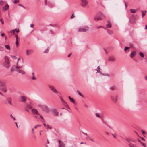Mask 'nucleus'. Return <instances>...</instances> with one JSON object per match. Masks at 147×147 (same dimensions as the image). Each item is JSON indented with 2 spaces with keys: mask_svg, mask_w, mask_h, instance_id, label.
<instances>
[{
  "mask_svg": "<svg viewBox=\"0 0 147 147\" xmlns=\"http://www.w3.org/2000/svg\"><path fill=\"white\" fill-rule=\"evenodd\" d=\"M9 6L8 4H5V6L3 7V10L4 11H5L7 10L9 8Z\"/></svg>",
  "mask_w": 147,
  "mask_h": 147,
  "instance_id": "f8f14e48",
  "label": "nucleus"
},
{
  "mask_svg": "<svg viewBox=\"0 0 147 147\" xmlns=\"http://www.w3.org/2000/svg\"><path fill=\"white\" fill-rule=\"evenodd\" d=\"M142 140H143V141H145V139L144 138H142Z\"/></svg>",
  "mask_w": 147,
  "mask_h": 147,
  "instance_id": "0e129e2a",
  "label": "nucleus"
},
{
  "mask_svg": "<svg viewBox=\"0 0 147 147\" xmlns=\"http://www.w3.org/2000/svg\"><path fill=\"white\" fill-rule=\"evenodd\" d=\"M0 89L5 93H6L7 92V86L5 83L0 85Z\"/></svg>",
  "mask_w": 147,
  "mask_h": 147,
  "instance_id": "f03ea898",
  "label": "nucleus"
},
{
  "mask_svg": "<svg viewBox=\"0 0 147 147\" xmlns=\"http://www.w3.org/2000/svg\"><path fill=\"white\" fill-rule=\"evenodd\" d=\"M16 126V127H17V128H18V125H17V123L16 122H15V123Z\"/></svg>",
  "mask_w": 147,
  "mask_h": 147,
  "instance_id": "864d4df0",
  "label": "nucleus"
},
{
  "mask_svg": "<svg viewBox=\"0 0 147 147\" xmlns=\"http://www.w3.org/2000/svg\"><path fill=\"white\" fill-rule=\"evenodd\" d=\"M41 126V125H37L35 126H34V128L35 129H36L38 127H40Z\"/></svg>",
  "mask_w": 147,
  "mask_h": 147,
  "instance_id": "c85d7f7f",
  "label": "nucleus"
},
{
  "mask_svg": "<svg viewBox=\"0 0 147 147\" xmlns=\"http://www.w3.org/2000/svg\"><path fill=\"white\" fill-rule=\"evenodd\" d=\"M20 59V58H19L18 59V61H17V65H20V62L19 63L18 62V61H19Z\"/></svg>",
  "mask_w": 147,
  "mask_h": 147,
  "instance_id": "ea45409f",
  "label": "nucleus"
},
{
  "mask_svg": "<svg viewBox=\"0 0 147 147\" xmlns=\"http://www.w3.org/2000/svg\"><path fill=\"white\" fill-rule=\"evenodd\" d=\"M21 101L23 102H25L27 99V98L24 96H21L20 97Z\"/></svg>",
  "mask_w": 147,
  "mask_h": 147,
  "instance_id": "9b49d317",
  "label": "nucleus"
},
{
  "mask_svg": "<svg viewBox=\"0 0 147 147\" xmlns=\"http://www.w3.org/2000/svg\"><path fill=\"white\" fill-rule=\"evenodd\" d=\"M4 84H5V83H4L3 81L0 80V85H2Z\"/></svg>",
  "mask_w": 147,
  "mask_h": 147,
  "instance_id": "473e14b6",
  "label": "nucleus"
},
{
  "mask_svg": "<svg viewBox=\"0 0 147 147\" xmlns=\"http://www.w3.org/2000/svg\"><path fill=\"white\" fill-rule=\"evenodd\" d=\"M95 115L99 118H100L101 116H100V115L98 113H96L95 114Z\"/></svg>",
  "mask_w": 147,
  "mask_h": 147,
  "instance_id": "bb28decb",
  "label": "nucleus"
},
{
  "mask_svg": "<svg viewBox=\"0 0 147 147\" xmlns=\"http://www.w3.org/2000/svg\"><path fill=\"white\" fill-rule=\"evenodd\" d=\"M10 33H13V34H15V31L14 30H12L10 31Z\"/></svg>",
  "mask_w": 147,
  "mask_h": 147,
  "instance_id": "4c0bfd02",
  "label": "nucleus"
},
{
  "mask_svg": "<svg viewBox=\"0 0 147 147\" xmlns=\"http://www.w3.org/2000/svg\"><path fill=\"white\" fill-rule=\"evenodd\" d=\"M89 28L88 26H82L79 28L78 32H86L89 30Z\"/></svg>",
  "mask_w": 147,
  "mask_h": 147,
  "instance_id": "f257e3e1",
  "label": "nucleus"
},
{
  "mask_svg": "<svg viewBox=\"0 0 147 147\" xmlns=\"http://www.w3.org/2000/svg\"><path fill=\"white\" fill-rule=\"evenodd\" d=\"M58 146L59 147H65V145L62 141L59 140V141Z\"/></svg>",
  "mask_w": 147,
  "mask_h": 147,
  "instance_id": "20e7f679",
  "label": "nucleus"
},
{
  "mask_svg": "<svg viewBox=\"0 0 147 147\" xmlns=\"http://www.w3.org/2000/svg\"><path fill=\"white\" fill-rule=\"evenodd\" d=\"M34 129L33 128L32 129V133L34 134Z\"/></svg>",
  "mask_w": 147,
  "mask_h": 147,
  "instance_id": "603ef678",
  "label": "nucleus"
},
{
  "mask_svg": "<svg viewBox=\"0 0 147 147\" xmlns=\"http://www.w3.org/2000/svg\"><path fill=\"white\" fill-rule=\"evenodd\" d=\"M75 17V16L74 14H72L71 17H70V19H72L73 18Z\"/></svg>",
  "mask_w": 147,
  "mask_h": 147,
  "instance_id": "72a5a7b5",
  "label": "nucleus"
},
{
  "mask_svg": "<svg viewBox=\"0 0 147 147\" xmlns=\"http://www.w3.org/2000/svg\"><path fill=\"white\" fill-rule=\"evenodd\" d=\"M90 140L92 142H94V140L93 139H92L91 138H90Z\"/></svg>",
  "mask_w": 147,
  "mask_h": 147,
  "instance_id": "3c124183",
  "label": "nucleus"
},
{
  "mask_svg": "<svg viewBox=\"0 0 147 147\" xmlns=\"http://www.w3.org/2000/svg\"><path fill=\"white\" fill-rule=\"evenodd\" d=\"M3 50V48L0 49V51H2Z\"/></svg>",
  "mask_w": 147,
  "mask_h": 147,
  "instance_id": "69168bd1",
  "label": "nucleus"
},
{
  "mask_svg": "<svg viewBox=\"0 0 147 147\" xmlns=\"http://www.w3.org/2000/svg\"><path fill=\"white\" fill-rule=\"evenodd\" d=\"M144 78L146 80H147V76H145Z\"/></svg>",
  "mask_w": 147,
  "mask_h": 147,
  "instance_id": "49530a36",
  "label": "nucleus"
},
{
  "mask_svg": "<svg viewBox=\"0 0 147 147\" xmlns=\"http://www.w3.org/2000/svg\"><path fill=\"white\" fill-rule=\"evenodd\" d=\"M0 94L1 95L3 96V94L0 92Z\"/></svg>",
  "mask_w": 147,
  "mask_h": 147,
  "instance_id": "680f3d73",
  "label": "nucleus"
},
{
  "mask_svg": "<svg viewBox=\"0 0 147 147\" xmlns=\"http://www.w3.org/2000/svg\"><path fill=\"white\" fill-rule=\"evenodd\" d=\"M142 133L143 134H145V131H144L142 130Z\"/></svg>",
  "mask_w": 147,
  "mask_h": 147,
  "instance_id": "5fc2aeb1",
  "label": "nucleus"
},
{
  "mask_svg": "<svg viewBox=\"0 0 147 147\" xmlns=\"http://www.w3.org/2000/svg\"><path fill=\"white\" fill-rule=\"evenodd\" d=\"M4 36V34H3V33H2V34H1V36Z\"/></svg>",
  "mask_w": 147,
  "mask_h": 147,
  "instance_id": "774afa93",
  "label": "nucleus"
},
{
  "mask_svg": "<svg viewBox=\"0 0 147 147\" xmlns=\"http://www.w3.org/2000/svg\"><path fill=\"white\" fill-rule=\"evenodd\" d=\"M109 61L111 62H113L115 61V59L113 57H110L108 59Z\"/></svg>",
  "mask_w": 147,
  "mask_h": 147,
  "instance_id": "4468645a",
  "label": "nucleus"
},
{
  "mask_svg": "<svg viewBox=\"0 0 147 147\" xmlns=\"http://www.w3.org/2000/svg\"><path fill=\"white\" fill-rule=\"evenodd\" d=\"M3 65L5 67L8 68L10 65L9 61H5L3 64Z\"/></svg>",
  "mask_w": 147,
  "mask_h": 147,
  "instance_id": "6e6552de",
  "label": "nucleus"
},
{
  "mask_svg": "<svg viewBox=\"0 0 147 147\" xmlns=\"http://www.w3.org/2000/svg\"><path fill=\"white\" fill-rule=\"evenodd\" d=\"M18 5L20 6H21L22 7H23L24 8V9H25V7L23 5H21V4H18Z\"/></svg>",
  "mask_w": 147,
  "mask_h": 147,
  "instance_id": "79ce46f5",
  "label": "nucleus"
},
{
  "mask_svg": "<svg viewBox=\"0 0 147 147\" xmlns=\"http://www.w3.org/2000/svg\"><path fill=\"white\" fill-rule=\"evenodd\" d=\"M16 70L18 72L22 74H25V73L24 71L20 70L19 68H18V66H17L16 67Z\"/></svg>",
  "mask_w": 147,
  "mask_h": 147,
  "instance_id": "39448f33",
  "label": "nucleus"
},
{
  "mask_svg": "<svg viewBox=\"0 0 147 147\" xmlns=\"http://www.w3.org/2000/svg\"><path fill=\"white\" fill-rule=\"evenodd\" d=\"M112 135L113 136V137L115 138H116V136L114 134H112Z\"/></svg>",
  "mask_w": 147,
  "mask_h": 147,
  "instance_id": "4d7b16f0",
  "label": "nucleus"
},
{
  "mask_svg": "<svg viewBox=\"0 0 147 147\" xmlns=\"http://www.w3.org/2000/svg\"><path fill=\"white\" fill-rule=\"evenodd\" d=\"M141 143L144 146V147H146V146L145 143H143L142 142H141Z\"/></svg>",
  "mask_w": 147,
  "mask_h": 147,
  "instance_id": "a19ab883",
  "label": "nucleus"
},
{
  "mask_svg": "<svg viewBox=\"0 0 147 147\" xmlns=\"http://www.w3.org/2000/svg\"><path fill=\"white\" fill-rule=\"evenodd\" d=\"M31 79L33 80H36V78L34 77V76H33V77L32 78H31Z\"/></svg>",
  "mask_w": 147,
  "mask_h": 147,
  "instance_id": "37998d69",
  "label": "nucleus"
},
{
  "mask_svg": "<svg viewBox=\"0 0 147 147\" xmlns=\"http://www.w3.org/2000/svg\"><path fill=\"white\" fill-rule=\"evenodd\" d=\"M4 58L5 60V61H9L8 58L7 56H5L4 57Z\"/></svg>",
  "mask_w": 147,
  "mask_h": 147,
  "instance_id": "cd10ccee",
  "label": "nucleus"
},
{
  "mask_svg": "<svg viewBox=\"0 0 147 147\" xmlns=\"http://www.w3.org/2000/svg\"><path fill=\"white\" fill-rule=\"evenodd\" d=\"M32 114L34 115H40L38 113L37 110L35 109H32Z\"/></svg>",
  "mask_w": 147,
  "mask_h": 147,
  "instance_id": "423d86ee",
  "label": "nucleus"
},
{
  "mask_svg": "<svg viewBox=\"0 0 147 147\" xmlns=\"http://www.w3.org/2000/svg\"><path fill=\"white\" fill-rule=\"evenodd\" d=\"M47 129H51V127H50L49 125H47Z\"/></svg>",
  "mask_w": 147,
  "mask_h": 147,
  "instance_id": "58836bf2",
  "label": "nucleus"
},
{
  "mask_svg": "<svg viewBox=\"0 0 147 147\" xmlns=\"http://www.w3.org/2000/svg\"><path fill=\"white\" fill-rule=\"evenodd\" d=\"M101 14L100 13H98L94 18L95 20L96 21H97L98 20H102L101 18Z\"/></svg>",
  "mask_w": 147,
  "mask_h": 147,
  "instance_id": "7ed1b4c3",
  "label": "nucleus"
},
{
  "mask_svg": "<svg viewBox=\"0 0 147 147\" xmlns=\"http://www.w3.org/2000/svg\"><path fill=\"white\" fill-rule=\"evenodd\" d=\"M115 86H113L112 87H111L110 88L111 89V90H113L114 89H115Z\"/></svg>",
  "mask_w": 147,
  "mask_h": 147,
  "instance_id": "c9c22d12",
  "label": "nucleus"
},
{
  "mask_svg": "<svg viewBox=\"0 0 147 147\" xmlns=\"http://www.w3.org/2000/svg\"><path fill=\"white\" fill-rule=\"evenodd\" d=\"M33 51L32 49L27 50H26V54L27 55H29L33 53Z\"/></svg>",
  "mask_w": 147,
  "mask_h": 147,
  "instance_id": "9d476101",
  "label": "nucleus"
},
{
  "mask_svg": "<svg viewBox=\"0 0 147 147\" xmlns=\"http://www.w3.org/2000/svg\"><path fill=\"white\" fill-rule=\"evenodd\" d=\"M142 16L143 17L146 15V11H142Z\"/></svg>",
  "mask_w": 147,
  "mask_h": 147,
  "instance_id": "6ab92c4d",
  "label": "nucleus"
},
{
  "mask_svg": "<svg viewBox=\"0 0 147 147\" xmlns=\"http://www.w3.org/2000/svg\"><path fill=\"white\" fill-rule=\"evenodd\" d=\"M129 146H130V147H135L134 145L133 144H130L129 145Z\"/></svg>",
  "mask_w": 147,
  "mask_h": 147,
  "instance_id": "e433bc0d",
  "label": "nucleus"
},
{
  "mask_svg": "<svg viewBox=\"0 0 147 147\" xmlns=\"http://www.w3.org/2000/svg\"><path fill=\"white\" fill-rule=\"evenodd\" d=\"M129 48V47H125L124 49L125 51H126Z\"/></svg>",
  "mask_w": 147,
  "mask_h": 147,
  "instance_id": "2f4dec72",
  "label": "nucleus"
},
{
  "mask_svg": "<svg viewBox=\"0 0 147 147\" xmlns=\"http://www.w3.org/2000/svg\"><path fill=\"white\" fill-rule=\"evenodd\" d=\"M124 3L125 4V7L126 8L127 7V6L126 5V3H125V1H124Z\"/></svg>",
  "mask_w": 147,
  "mask_h": 147,
  "instance_id": "c03bdc74",
  "label": "nucleus"
},
{
  "mask_svg": "<svg viewBox=\"0 0 147 147\" xmlns=\"http://www.w3.org/2000/svg\"><path fill=\"white\" fill-rule=\"evenodd\" d=\"M145 28L146 29H147V25H145Z\"/></svg>",
  "mask_w": 147,
  "mask_h": 147,
  "instance_id": "338daca9",
  "label": "nucleus"
},
{
  "mask_svg": "<svg viewBox=\"0 0 147 147\" xmlns=\"http://www.w3.org/2000/svg\"><path fill=\"white\" fill-rule=\"evenodd\" d=\"M40 115V117L41 119H43V117L41 115Z\"/></svg>",
  "mask_w": 147,
  "mask_h": 147,
  "instance_id": "6e6d98bb",
  "label": "nucleus"
},
{
  "mask_svg": "<svg viewBox=\"0 0 147 147\" xmlns=\"http://www.w3.org/2000/svg\"><path fill=\"white\" fill-rule=\"evenodd\" d=\"M130 10L131 13H136L137 11V10L136 9H131Z\"/></svg>",
  "mask_w": 147,
  "mask_h": 147,
  "instance_id": "f3484780",
  "label": "nucleus"
},
{
  "mask_svg": "<svg viewBox=\"0 0 147 147\" xmlns=\"http://www.w3.org/2000/svg\"><path fill=\"white\" fill-rule=\"evenodd\" d=\"M103 28V27L102 26H100L96 27V28L97 29H98L100 28Z\"/></svg>",
  "mask_w": 147,
  "mask_h": 147,
  "instance_id": "f704fd0d",
  "label": "nucleus"
},
{
  "mask_svg": "<svg viewBox=\"0 0 147 147\" xmlns=\"http://www.w3.org/2000/svg\"><path fill=\"white\" fill-rule=\"evenodd\" d=\"M10 117L11 118L13 119V120H15V118L13 116L12 114L10 115Z\"/></svg>",
  "mask_w": 147,
  "mask_h": 147,
  "instance_id": "7c9ffc66",
  "label": "nucleus"
},
{
  "mask_svg": "<svg viewBox=\"0 0 147 147\" xmlns=\"http://www.w3.org/2000/svg\"><path fill=\"white\" fill-rule=\"evenodd\" d=\"M21 65H20V63L19 65H20V66H19V65L18 66V68H21L23 66V61L22 60L21 61Z\"/></svg>",
  "mask_w": 147,
  "mask_h": 147,
  "instance_id": "4be33fe9",
  "label": "nucleus"
},
{
  "mask_svg": "<svg viewBox=\"0 0 147 147\" xmlns=\"http://www.w3.org/2000/svg\"><path fill=\"white\" fill-rule=\"evenodd\" d=\"M5 48L7 49L10 50V46L9 45H5Z\"/></svg>",
  "mask_w": 147,
  "mask_h": 147,
  "instance_id": "a211bd4d",
  "label": "nucleus"
},
{
  "mask_svg": "<svg viewBox=\"0 0 147 147\" xmlns=\"http://www.w3.org/2000/svg\"><path fill=\"white\" fill-rule=\"evenodd\" d=\"M111 25L110 22H108L107 24L106 25V26L107 28H110L111 27Z\"/></svg>",
  "mask_w": 147,
  "mask_h": 147,
  "instance_id": "2eb2a0df",
  "label": "nucleus"
},
{
  "mask_svg": "<svg viewBox=\"0 0 147 147\" xmlns=\"http://www.w3.org/2000/svg\"><path fill=\"white\" fill-rule=\"evenodd\" d=\"M19 2V0H15L13 2V3H14L16 4L18 3Z\"/></svg>",
  "mask_w": 147,
  "mask_h": 147,
  "instance_id": "c756f323",
  "label": "nucleus"
},
{
  "mask_svg": "<svg viewBox=\"0 0 147 147\" xmlns=\"http://www.w3.org/2000/svg\"><path fill=\"white\" fill-rule=\"evenodd\" d=\"M8 103L10 104L11 105H12V103H11V101H8Z\"/></svg>",
  "mask_w": 147,
  "mask_h": 147,
  "instance_id": "e2e57ef3",
  "label": "nucleus"
},
{
  "mask_svg": "<svg viewBox=\"0 0 147 147\" xmlns=\"http://www.w3.org/2000/svg\"><path fill=\"white\" fill-rule=\"evenodd\" d=\"M1 22L2 24H4V22L3 21V20H1Z\"/></svg>",
  "mask_w": 147,
  "mask_h": 147,
  "instance_id": "052dcab7",
  "label": "nucleus"
},
{
  "mask_svg": "<svg viewBox=\"0 0 147 147\" xmlns=\"http://www.w3.org/2000/svg\"><path fill=\"white\" fill-rule=\"evenodd\" d=\"M49 88L54 93L56 94H57L58 93V91L53 87L50 86H49Z\"/></svg>",
  "mask_w": 147,
  "mask_h": 147,
  "instance_id": "0eeeda50",
  "label": "nucleus"
},
{
  "mask_svg": "<svg viewBox=\"0 0 147 147\" xmlns=\"http://www.w3.org/2000/svg\"><path fill=\"white\" fill-rule=\"evenodd\" d=\"M77 92L78 94H79V95L81 96L82 97H84V96L80 92H79V91H77Z\"/></svg>",
  "mask_w": 147,
  "mask_h": 147,
  "instance_id": "5701e85b",
  "label": "nucleus"
},
{
  "mask_svg": "<svg viewBox=\"0 0 147 147\" xmlns=\"http://www.w3.org/2000/svg\"><path fill=\"white\" fill-rule=\"evenodd\" d=\"M61 101L62 102H64V100L62 98L61 99Z\"/></svg>",
  "mask_w": 147,
  "mask_h": 147,
  "instance_id": "bf43d9fd",
  "label": "nucleus"
},
{
  "mask_svg": "<svg viewBox=\"0 0 147 147\" xmlns=\"http://www.w3.org/2000/svg\"><path fill=\"white\" fill-rule=\"evenodd\" d=\"M45 5H47V0H45Z\"/></svg>",
  "mask_w": 147,
  "mask_h": 147,
  "instance_id": "de8ad7c7",
  "label": "nucleus"
},
{
  "mask_svg": "<svg viewBox=\"0 0 147 147\" xmlns=\"http://www.w3.org/2000/svg\"><path fill=\"white\" fill-rule=\"evenodd\" d=\"M100 69H99L98 70H97V72H99L100 74H102V72L101 71H100V70H99Z\"/></svg>",
  "mask_w": 147,
  "mask_h": 147,
  "instance_id": "a18cd8bd",
  "label": "nucleus"
},
{
  "mask_svg": "<svg viewBox=\"0 0 147 147\" xmlns=\"http://www.w3.org/2000/svg\"><path fill=\"white\" fill-rule=\"evenodd\" d=\"M107 31L108 34L110 35L113 34V32L112 31H110L108 30H107Z\"/></svg>",
  "mask_w": 147,
  "mask_h": 147,
  "instance_id": "393cba45",
  "label": "nucleus"
},
{
  "mask_svg": "<svg viewBox=\"0 0 147 147\" xmlns=\"http://www.w3.org/2000/svg\"><path fill=\"white\" fill-rule=\"evenodd\" d=\"M69 99H70V100L71 102H72L73 103H75V101L74 100V99L73 98L71 97L70 96L69 97Z\"/></svg>",
  "mask_w": 147,
  "mask_h": 147,
  "instance_id": "aec40b11",
  "label": "nucleus"
},
{
  "mask_svg": "<svg viewBox=\"0 0 147 147\" xmlns=\"http://www.w3.org/2000/svg\"><path fill=\"white\" fill-rule=\"evenodd\" d=\"M139 55L142 58L144 57V54L142 52H140L139 53Z\"/></svg>",
  "mask_w": 147,
  "mask_h": 147,
  "instance_id": "b1692460",
  "label": "nucleus"
},
{
  "mask_svg": "<svg viewBox=\"0 0 147 147\" xmlns=\"http://www.w3.org/2000/svg\"><path fill=\"white\" fill-rule=\"evenodd\" d=\"M53 114L55 116H57L58 115V112L56 110H54L53 111Z\"/></svg>",
  "mask_w": 147,
  "mask_h": 147,
  "instance_id": "dca6fc26",
  "label": "nucleus"
},
{
  "mask_svg": "<svg viewBox=\"0 0 147 147\" xmlns=\"http://www.w3.org/2000/svg\"><path fill=\"white\" fill-rule=\"evenodd\" d=\"M15 37H16V40H18L17 35H16Z\"/></svg>",
  "mask_w": 147,
  "mask_h": 147,
  "instance_id": "09e8293b",
  "label": "nucleus"
},
{
  "mask_svg": "<svg viewBox=\"0 0 147 147\" xmlns=\"http://www.w3.org/2000/svg\"><path fill=\"white\" fill-rule=\"evenodd\" d=\"M15 44H16V45L17 47H18L19 46V42L18 41V40H16Z\"/></svg>",
  "mask_w": 147,
  "mask_h": 147,
  "instance_id": "a878e982",
  "label": "nucleus"
},
{
  "mask_svg": "<svg viewBox=\"0 0 147 147\" xmlns=\"http://www.w3.org/2000/svg\"><path fill=\"white\" fill-rule=\"evenodd\" d=\"M30 26L32 28H33V24H31V25Z\"/></svg>",
  "mask_w": 147,
  "mask_h": 147,
  "instance_id": "13d9d810",
  "label": "nucleus"
},
{
  "mask_svg": "<svg viewBox=\"0 0 147 147\" xmlns=\"http://www.w3.org/2000/svg\"><path fill=\"white\" fill-rule=\"evenodd\" d=\"M49 48L48 47L47 49L43 52L44 53H47L49 52Z\"/></svg>",
  "mask_w": 147,
  "mask_h": 147,
  "instance_id": "412c9836",
  "label": "nucleus"
},
{
  "mask_svg": "<svg viewBox=\"0 0 147 147\" xmlns=\"http://www.w3.org/2000/svg\"><path fill=\"white\" fill-rule=\"evenodd\" d=\"M136 54V52L135 51L132 52L130 56V57L132 58L134 57Z\"/></svg>",
  "mask_w": 147,
  "mask_h": 147,
  "instance_id": "ddd939ff",
  "label": "nucleus"
},
{
  "mask_svg": "<svg viewBox=\"0 0 147 147\" xmlns=\"http://www.w3.org/2000/svg\"><path fill=\"white\" fill-rule=\"evenodd\" d=\"M16 32L17 33H18L19 32V30L18 29H17L16 30Z\"/></svg>",
  "mask_w": 147,
  "mask_h": 147,
  "instance_id": "8fccbe9b",
  "label": "nucleus"
},
{
  "mask_svg": "<svg viewBox=\"0 0 147 147\" xmlns=\"http://www.w3.org/2000/svg\"><path fill=\"white\" fill-rule=\"evenodd\" d=\"M81 1L82 2L81 5L84 7H85L88 3L87 1L85 0H82Z\"/></svg>",
  "mask_w": 147,
  "mask_h": 147,
  "instance_id": "1a4fd4ad",
  "label": "nucleus"
}]
</instances>
